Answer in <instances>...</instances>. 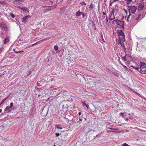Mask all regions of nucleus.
<instances>
[{
    "label": "nucleus",
    "instance_id": "f257e3e1",
    "mask_svg": "<svg viewBox=\"0 0 146 146\" xmlns=\"http://www.w3.org/2000/svg\"><path fill=\"white\" fill-rule=\"evenodd\" d=\"M117 33L118 36H119V44L121 46H123L125 50H126V48L124 46V42L125 41V35L123 32L121 30H118Z\"/></svg>",
    "mask_w": 146,
    "mask_h": 146
},
{
    "label": "nucleus",
    "instance_id": "f03ea898",
    "mask_svg": "<svg viewBox=\"0 0 146 146\" xmlns=\"http://www.w3.org/2000/svg\"><path fill=\"white\" fill-rule=\"evenodd\" d=\"M127 7V9L129 11V14L127 17V21H129L132 17V16L131 15V13L134 14L136 11L137 8L135 6L132 5L128 6Z\"/></svg>",
    "mask_w": 146,
    "mask_h": 146
},
{
    "label": "nucleus",
    "instance_id": "7ed1b4c3",
    "mask_svg": "<svg viewBox=\"0 0 146 146\" xmlns=\"http://www.w3.org/2000/svg\"><path fill=\"white\" fill-rule=\"evenodd\" d=\"M117 11L115 9H113L111 11V12L109 15V21H112L115 19L114 14L116 13Z\"/></svg>",
    "mask_w": 146,
    "mask_h": 146
},
{
    "label": "nucleus",
    "instance_id": "20e7f679",
    "mask_svg": "<svg viewBox=\"0 0 146 146\" xmlns=\"http://www.w3.org/2000/svg\"><path fill=\"white\" fill-rule=\"evenodd\" d=\"M17 7L20 9H21L22 10H23V11H25V12L26 13H29V11L28 10L27 8V7H20V6L18 5H20V4H21V3L19 2H17Z\"/></svg>",
    "mask_w": 146,
    "mask_h": 146
},
{
    "label": "nucleus",
    "instance_id": "39448f33",
    "mask_svg": "<svg viewBox=\"0 0 146 146\" xmlns=\"http://www.w3.org/2000/svg\"><path fill=\"white\" fill-rule=\"evenodd\" d=\"M112 23L113 24L116 23L117 25H119L121 27H123L124 24V23L123 21H121L117 19L114 20L112 22Z\"/></svg>",
    "mask_w": 146,
    "mask_h": 146
},
{
    "label": "nucleus",
    "instance_id": "423d86ee",
    "mask_svg": "<svg viewBox=\"0 0 146 146\" xmlns=\"http://www.w3.org/2000/svg\"><path fill=\"white\" fill-rule=\"evenodd\" d=\"M75 57V54H72L69 57V61H68V64H69L71 62H73L74 60V58Z\"/></svg>",
    "mask_w": 146,
    "mask_h": 146
},
{
    "label": "nucleus",
    "instance_id": "0eeeda50",
    "mask_svg": "<svg viewBox=\"0 0 146 146\" xmlns=\"http://www.w3.org/2000/svg\"><path fill=\"white\" fill-rule=\"evenodd\" d=\"M0 27L2 28L4 31H7L8 29L5 23H0Z\"/></svg>",
    "mask_w": 146,
    "mask_h": 146
},
{
    "label": "nucleus",
    "instance_id": "6e6552de",
    "mask_svg": "<svg viewBox=\"0 0 146 146\" xmlns=\"http://www.w3.org/2000/svg\"><path fill=\"white\" fill-rule=\"evenodd\" d=\"M140 73L142 74H145V73L146 72V66H145L143 67H140Z\"/></svg>",
    "mask_w": 146,
    "mask_h": 146
},
{
    "label": "nucleus",
    "instance_id": "1a4fd4ad",
    "mask_svg": "<svg viewBox=\"0 0 146 146\" xmlns=\"http://www.w3.org/2000/svg\"><path fill=\"white\" fill-rule=\"evenodd\" d=\"M61 139L63 141H66L68 139V137L65 135H63L61 136Z\"/></svg>",
    "mask_w": 146,
    "mask_h": 146
},
{
    "label": "nucleus",
    "instance_id": "9d476101",
    "mask_svg": "<svg viewBox=\"0 0 146 146\" xmlns=\"http://www.w3.org/2000/svg\"><path fill=\"white\" fill-rule=\"evenodd\" d=\"M30 18L31 16L29 15L25 16L22 19V21H25L27 20L29 18Z\"/></svg>",
    "mask_w": 146,
    "mask_h": 146
},
{
    "label": "nucleus",
    "instance_id": "9b49d317",
    "mask_svg": "<svg viewBox=\"0 0 146 146\" xmlns=\"http://www.w3.org/2000/svg\"><path fill=\"white\" fill-rule=\"evenodd\" d=\"M123 12L124 13L123 16L126 17L127 15V11L125 9H123Z\"/></svg>",
    "mask_w": 146,
    "mask_h": 146
},
{
    "label": "nucleus",
    "instance_id": "f8f14e48",
    "mask_svg": "<svg viewBox=\"0 0 146 146\" xmlns=\"http://www.w3.org/2000/svg\"><path fill=\"white\" fill-rule=\"evenodd\" d=\"M144 16L143 15L140 14L138 16L135 18V20H140Z\"/></svg>",
    "mask_w": 146,
    "mask_h": 146
},
{
    "label": "nucleus",
    "instance_id": "ddd939ff",
    "mask_svg": "<svg viewBox=\"0 0 146 146\" xmlns=\"http://www.w3.org/2000/svg\"><path fill=\"white\" fill-rule=\"evenodd\" d=\"M81 15H83V16H84V14L82 12H81L80 10H79L78 12L76 13V16L78 17L80 16Z\"/></svg>",
    "mask_w": 146,
    "mask_h": 146
},
{
    "label": "nucleus",
    "instance_id": "4468645a",
    "mask_svg": "<svg viewBox=\"0 0 146 146\" xmlns=\"http://www.w3.org/2000/svg\"><path fill=\"white\" fill-rule=\"evenodd\" d=\"M9 41V37H6L5 39L4 43V44H6Z\"/></svg>",
    "mask_w": 146,
    "mask_h": 146
},
{
    "label": "nucleus",
    "instance_id": "2eb2a0df",
    "mask_svg": "<svg viewBox=\"0 0 146 146\" xmlns=\"http://www.w3.org/2000/svg\"><path fill=\"white\" fill-rule=\"evenodd\" d=\"M94 5L92 3H91L90 4V6L89 7V8H90L93 10L94 8Z\"/></svg>",
    "mask_w": 146,
    "mask_h": 146
},
{
    "label": "nucleus",
    "instance_id": "dca6fc26",
    "mask_svg": "<svg viewBox=\"0 0 146 146\" xmlns=\"http://www.w3.org/2000/svg\"><path fill=\"white\" fill-rule=\"evenodd\" d=\"M126 1L127 4L129 5L131 3L132 1V0H125Z\"/></svg>",
    "mask_w": 146,
    "mask_h": 146
},
{
    "label": "nucleus",
    "instance_id": "f3484780",
    "mask_svg": "<svg viewBox=\"0 0 146 146\" xmlns=\"http://www.w3.org/2000/svg\"><path fill=\"white\" fill-rule=\"evenodd\" d=\"M126 55H127V54H126V52H125V56L122 58V59L123 60H124L125 61H127L126 57Z\"/></svg>",
    "mask_w": 146,
    "mask_h": 146
},
{
    "label": "nucleus",
    "instance_id": "a211bd4d",
    "mask_svg": "<svg viewBox=\"0 0 146 146\" xmlns=\"http://www.w3.org/2000/svg\"><path fill=\"white\" fill-rule=\"evenodd\" d=\"M108 128L110 129L113 130H115V131H117L119 129L118 128H116V129H113L111 127H109Z\"/></svg>",
    "mask_w": 146,
    "mask_h": 146
},
{
    "label": "nucleus",
    "instance_id": "6ab92c4d",
    "mask_svg": "<svg viewBox=\"0 0 146 146\" xmlns=\"http://www.w3.org/2000/svg\"><path fill=\"white\" fill-rule=\"evenodd\" d=\"M140 66L141 67H143L145 65V64L144 62H140Z\"/></svg>",
    "mask_w": 146,
    "mask_h": 146
},
{
    "label": "nucleus",
    "instance_id": "aec40b11",
    "mask_svg": "<svg viewBox=\"0 0 146 146\" xmlns=\"http://www.w3.org/2000/svg\"><path fill=\"white\" fill-rule=\"evenodd\" d=\"M7 98H4L2 102L0 103V105L2 104L3 103V102L7 99Z\"/></svg>",
    "mask_w": 146,
    "mask_h": 146
},
{
    "label": "nucleus",
    "instance_id": "412c9836",
    "mask_svg": "<svg viewBox=\"0 0 146 146\" xmlns=\"http://www.w3.org/2000/svg\"><path fill=\"white\" fill-rule=\"evenodd\" d=\"M80 4L81 5H86V3H85L84 1H82V2Z\"/></svg>",
    "mask_w": 146,
    "mask_h": 146
},
{
    "label": "nucleus",
    "instance_id": "4be33fe9",
    "mask_svg": "<svg viewBox=\"0 0 146 146\" xmlns=\"http://www.w3.org/2000/svg\"><path fill=\"white\" fill-rule=\"evenodd\" d=\"M10 15L13 18H14L15 17V15L13 13H10Z\"/></svg>",
    "mask_w": 146,
    "mask_h": 146
},
{
    "label": "nucleus",
    "instance_id": "5701e85b",
    "mask_svg": "<svg viewBox=\"0 0 146 146\" xmlns=\"http://www.w3.org/2000/svg\"><path fill=\"white\" fill-rule=\"evenodd\" d=\"M54 48L55 50H57L58 49V46H55Z\"/></svg>",
    "mask_w": 146,
    "mask_h": 146
},
{
    "label": "nucleus",
    "instance_id": "b1692460",
    "mask_svg": "<svg viewBox=\"0 0 146 146\" xmlns=\"http://www.w3.org/2000/svg\"><path fill=\"white\" fill-rule=\"evenodd\" d=\"M10 108H10L9 106H8L6 108L5 110H9Z\"/></svg>",
    "mask_w": 146,
    "mask_h": 146
},
{
    "label": "nucleus",
    "instance_id": "393cba45",
    "mask_svg": "<svg viewBox=\"0 0 146 146\" xmlns=\"http://www.w3.org/2000/svg\"><path fill=\"white\" fill-rule=\"evenodd\" d=\"M122 145V146H129L128 145L125 143H124Z\"/></svg>",
    "mask_w": 146,
    "mask_h": 146
},
{
    "label": "nucleus",
    "instance_id": "a878e982",
    "mask_svg": "<svg viewBox=\"0 0 146 146\" xmlns=\"http://www.w3.org/2000/svg\"><path fill=\"white\" fill-rule=\"evenodd\" d=\"M106 23H108V17H107V16H106Z\"/></svg>",
    "mask_w": 146,
    "mask_h": 146
},
{
    "label": "nucleus",
    "instance_id": "bb28decb",
    "mask_svg": "<svg viewBox=\"0 0 146 146\" xmlns=\"http://www.w3.org/2000/svg\"><path fill=\"white\" fill-rule=\"evenodd\" d=\"M49 39V38H45L44 39L41 40V41H43L44 40H48Z\"/></svg>",
    "mask_w": 146,
    "mask_h": 146
},
{
    "label": "nucleus",
    "instance_id": "cd10ccee",
    "mask_svg": "<svg viewBox=\"0 0 146 146\" xmlns=\"http://www.w3.org/2000/svg\"><path fill=\"white\" fill-rule=\"evenodd\" d=\"M0 3L1 4H4L5 3V2L3 1H0Z\"/></svg>",
    "mask_w": 146,
    "mask_h": 146
},
{
    "label": "nucleus",
    "instance_id": "c85d7f7f",
    "mask_svg": "<svg viewBox=\"0 0 146 146\" xmlns=\"http://www.w3.org/2000/svg\"><path fill=\"white\" fill-rule=\"evenodd\" d=\"M13 104L12 102H11L10 103V106H9L10 108H11L12 107H13Z\"/></svg>",
    "mask_w": 146,
    "mask_h": 146
},
{
    "label": "nucleus",
    "instance_id": "c756f323",
    "mask_svg": "<svg viewBox=\"0 0 146 146\" xmlns=\"http://www.w3.org/2000/svg\"><path fill=\"white\" fill-rule=\"evenodd\" d=\"M56 128L57 129H62V128L60 127L59 125H57Z\"/></svg>",
    "mask_w": 146,
    "mask_h": 146
},
{
    "label": "nucleus",
    "instance_id": "7c9ffc66",
    "mask_svg": "<svg viewBox=\"0 0 146 146\" xmlns=\"http://www.w3.org/2000/svg\"><path fill=\"white\" fill-rule=\"evenodd\" d=\"M121 116L123 118H124L125 117L124 115H123V113H120Z\"/></svg>",
    "mask_w": 146,
    "mask_h": 146
},
{
    "label": "nucleus",
    "instance_id": "2f4dec72",
    "mask_svg": "<svg viewBox=\"0 0 146 146\" xmlns=\"http://www.w3.org/2000/svg\"><path fill=\"white\" fill-rule=\"evenodd\" d=\"M110 131L111 132H115V133H120V132H121V131Z\"/></svg>",
    "mask_w": 146,
    "mask_h": 146
},
{
    "label": "nucleus",
    "instance_id": "473e14b6",
    "mask_svg": "<svg viewBox=\"0 0 146 146\" xmlns=\"http://www.w3.org/2000/svg\"><path fill=\"white\" fill-rule=\"evenodd\" d=\"M83 104L85 106H87V104L85 103V102H82Z\"/></svg>",
    "mask_w": 146,
    "mask_h": 146
},
{
    "label": "nucleus",
    "instance_id": "72a5a7b5",
    "mask_svg": "<svg viewBox=\"0 0 146 146\" xmlns=\"http://www.w3.org/2000/svg\"><path fill=\"white\" fill-rule=\"evenodd\" d=\"M56 137H58V136H59L60 134L58 133H56Z\"/></svg>",
    "mask_w": 146,
    "mask_h": 146
},
{
    "label": "nucleus",
    "instance_id": "f704fd0d",
    "mask_svg": "<svg viewBox=\"0 0 146 146\" xmlns=\"http://www.w3.org/2000/svg\"><path fill=\"white\" fill-rule=\"evenodd\" d=\"M101 37H102V39L104 41V38H103V35H102V33L101 35Z\"/></svg>",
    "mask_w": 146,
    "mask_h": 146
},
{
    "label": "nucleus",
    "instance_id": "c9c22d12",
    "mask_svg": "<svg viewBox=\"0 0 146 146\" xmlns=\"http://www.w3.org/2000/svg\"><path fill=\"white\" fill-rule=\"evenodd\" d=\"M24 51L23 50L22 51H18V53H21L23 52Z\"/></svg>",
    "mask_w": 146,
    "mask_h": 146
},
{
    "label": "nucleus",
    "instance_id": "e433bc0d",
    "mask_svg": "<svg viewBox=\"0 0 146 146\" xmlns=\"http://www.w3.org/2000/svg\"><path fill=\"white\" fill-rule=\"evenodd\" d=\"M134 68L136 69V70H137L138 71L139 69V68H137V67H135Z\"/></svg>",
    "mask_w": 146,
    "mask_h": 146
},
{
    "label": "nucleus",
    "instance_id": "4c0bfd02",
    "mask_svg": "<svg viewBox=\"0 0 146 146\" xmlns=\"http://www.w3.org/2000/svg\"><path fill=\"white\" fill-rule=\"evenodd\" d=\"M102 14L103 15H106V13H105L104 12H103L102 13Z\"/></svg>",
    "mask_w": 146,
    "mask_h": 146
},
{
    "label": "nucleus",
    "instance_id": "58836bf2",
    "mask_svg": "<svg viewBox=\"0 0 146 146\" xmlns=\"http://www.w3.org/2000/svg\"><path fill=\"white\" fill-rule=\"evenodd\" d=\"M86 106V107L87 109H89V106L88 105H87V106Z\"/></svg>",
    "mask_w": 146,
    "mask_h": 146
},
{
    "label": "nucleus",
    "instance_id": "ea45409f",
    "mask_svg": "<svg viewBox=\"0 0 146 146\" xmlns=\"http://www.w3.org/2000/svg\"><path fill=\"white\" fill-rule=\"evenodd\" d=\"M36 43L37 42H36V43H34V44H31V46H34V45H35L36 44Z\"/></svg>",
    "mask_w": 146,
    "mask_h": 146
},
{
    "label": "nucleus",
    "instance_id": "a19ab883",
    "mask_svg": "<svg viewBox=\"0 0 146 146\" xmlns=\"http://www.w3.org/2000/svg\"><path fill=\"white\" fill-rule=\"evenodd\" d=\"M135 93H136L137 95H139V94L138 93L135 92V91H134Z\"/></svg>",
    "mask_w": 146,
    "mask_h": 146
},
{
    "label": "nucleus",
    "instance_id": "79ce46f5",
    "mask_svg": "<svg viewBox=\"0 0 146 146\" xmlns=\"http://www.w3.org/2000/svg\"><path fill=\"white\" fill-rule=\"evenodd\" d=\"M81 114V112H80L79 113H78V115H80Z\"/></svg>",
    "mask_w": 146,
    "mask_h": 146
},
{
    "label": "nucleus",
    "instance_id": "37998d69",
    "mask_svg": "<svg viewBox=\"0 0 146 146\" xmlns=\"http://www.w3.org/2000/svg\"><path fill=\"white\" fill-rule=\"evenodd\" d=\"M130 68H131V67H133V68H135V67H134V66H132V65H131V66H130Z\"/></svg>",
    "mask_w": 146,
    "mask_h": 146
},
{
    "label": "nucleus",
    "instance_id": "c03bdc74",
    "mask_svg": "<svg viewBox=\"0 0 146 146\" xmlns=\"http://www.w3.org/2000/svg\"><path fill=\"white\" fill-rule=\"evenodd\" d=\"M50 2L51 3V4H52L53 3V2L52 1H50Z\"/></svg>",
    "mask_w": 146,
    "mask_h": 146
},
{
    "label": "nucleus",
    "instance_id": "a18cd8bd",
    "mask_svg": "<svg viewBox=\"0 0 146 146\" xmlns=\"http://www.w3.org/2000/svg\"><path fill=\"white\" fill-rule=\"evenodd\" d=\"M79 120L80 121H81L82 120V119L80 118Z\"/></svg>",
    "mask_w": 146,
    "mask_h": 146
},
{
    "label": "nucleus",
    "instance_id": "49530a36",
    "mask_svg": "<svg viewBox=\"0 0 146 146\" xmlns=\"http://www.w3.org/2000/svg\"><path fill=\"white\" fill-rule=\"evenodd\" d=\"M15 52L16 53H18V52H17V51H15Z\"/></svg>",
    "mask_w": 146,
    "mask_h": 146
},
{
    "label": "nucleus",
    "instance_id": "de8ad7c7",
    "mask_svg": "<svg viewBox=\"0 0 146 146\" xmlns=\"http://www.w3.org/2000/svg\"><path fill=\"white\" fill-rule=\"evenodd\" d=\"M126 120H128V118H126Z\"/></svg>",
    "mask_w": 146,
    "mask_h": 146
},
{
    "label": "nucleus",
    "instance_id": "09e8293b",
    "mask_svg": "<svg viewBox=\"0 0 146 146\" xmlns=\"http://www.w3.org/2000/svg\"><path fill=\"white\" fill-rule=\"evenodd\" d=\"M63 0H60V2H62V1H63Z\"/></svg>",
    "mask_w": 146,
    "mask_h": 146
},
{
    "label": "nucleus",
    "instance_id": "8fccbe9b",
    "mask_svg": "<svg viewBox=\"0 0 146 146\" xmlns=\"http://www.w3.org/2000/svg\"><path fill=\"white\" fill-rule=\"evenodd\" d=\"M2 111L1 109H0V113H1Z\"/></svg>",
    "mask_w": 146,
    "mask_h": 146
},
{
    "label": "nucleus",
    "instance_id": "3c124183",
    "mask_svg": "<svg viewBox=\"0 0 146 146\" xmlns=\"http://www.w3.org/2000/svg\"><path fill=\"white\" fill-rule=\"evenodd\" d=\"M95 110H96V109H95V110H94L93 111H92V110H91V111H95Z\"/></svg>",
    "mask_w": 146,
    "mask_h": 146
},
{
    "label": "nucleus",
    "instance_id": "603ef678",
    "mask_svg": "<svg viewBox=\"0 0 146 146\" xmlns=\"http://www.w3.org/2000/svg\"><path fill=\"white\" fill-rule=\"evenodd\" d=\"M56 5L54 6V7L56 8Z\"/></svg>",
    "mask_w": 146,
    "mask_h": 146
},
{
    "label": "nucleus",
    "instance_id": "864d4df0",
    "mask_svg": "<svg viewBox=\"0 0 146 146\" xmlns=\"http://www.w3.org/2000/svg\"><path fill=\"white\" fill-rule=\"evenodd\" d=\"M124 67H125V68H127L126 66H124Z\"/></svg>",
    "mask_w": 146,
    "mask_h": 146
},
{
    "label": "nucleus",
    "instance_id": "5fc2aeb1",
    "mask_svg": "<svg viewBox=\"0 0 146 146\" xmlns=\"http://www.w3.org/2000/svg\"><path fill=\"white\" fill-rule=\"evenodd\" d=\"M124 67H125V68H127L126 66H124Z\"/></svg>",
    "mask_w": 146,
    "mask_h": 146
},
{
    "label": "nucleus",
    "instance_id": "6e6d98bb",
    "mask_svg": "<svg viewBox=\"0 0 146 146\" xmlns=\"http://www.w3.org/2000/svg\"><path fill=\"white\" fill-rule=\"evenodd\" d=\"M93 106H94V107L95 108V106H94V105H93Z\"/></svg>",
    "mask_w": 146,
    "mask_h": 146
},
{
    "label": "nucleus",
    "instance_id": "4d7b16f0",
    "mask_svg": "<svg viewBox=\"0 0 146 146\" xmlns=\"http://www.w3.org/2000/svg\"><path fill=\"white\" fill-rule=\"evenodd\" d=\"M53 146H56V145H54Z\"/></svg>",
    "mask_w": 146,
    "mask_h": 146
},
{
    "label": "nucleus",
    "instance_id": "13d9d810",
    "mask_svg": "<svg viewBox=\"0 0 146 146\" xmlns=\"http://www.w3.org/2000/svg\"><path fill=\"white\" fill-rule=\"evenodd\" d=\"M59 146H61V145H59Z\"/></svg>",
    "mask_w": 146,
    "mask_h": 146
}]
</instances>
